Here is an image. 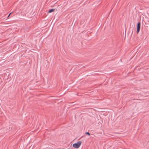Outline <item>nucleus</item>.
<instances>
[{"instance_id": "4", "label": "nucleus", "mask_w": 149, "mask_h": 149, "mask_svg": "<svg viewBox=\"0 0 149 149\" xmlns=\"http://www.w3.org/2000/svg\"><path fill=\"white\" fill-rule=\"evenodd\" d=\"M86 134H88V135H90V134H89V132H86Z\"/></svg>"}, {"instance_id": "3", "label": "nucleus", "mask_w": 149, "mask_h": 149, "mask_svg": "<svg viewBox=\"0 0 149 149\" xmlns=\"http://www.w3.org/2000/svg\"><path fill=\"white\" fill-rule=\"evenodd\" d=\"M54 10V9H51L49 10V13H51V12H53Z\"/></svg>"}, {"instance_id": "1", "label": "nucleus", "mask_w": 149, "mask_h": 149, "mask_svg": "<svg viewBox=\"0 0 149 149\" xmlns=\"http://www.w3.org/2000/svg\"><path fill=\"white\" fill-rule=\"evenodd\" d=\"M81 143V141H79L73 144V147L76 148H78L79 147Z\"/></svg>"}, {"instance_id": "2", "label": "nucleus", "mask_w": 149, "mask_h": 149, "mask_svg": "<svg viewBox=\"0 0 149 149\" xmlns=\"http://www.w3.org/2000/svg\"><path fill=\"white\" fill-rule=\"evenodd\" d=\"M140 23L139 22L137 24V33H138L140 31Z\"/></svg>"}, {"instance_id": "5", "label": "nucleus", "mask_w": 149, "mask_h": 149, "mask_svg": "<svg viewBox=\"0 0 149 149\" xmlns=\"http://www.w3.org/2000/svg\"><path fill=\"white\" fill-rule=\"evenodd\" d=\"M11 14V13H10L9 15H8V17H9V16H10V15Z\"/></svg>"}]
</instances>
